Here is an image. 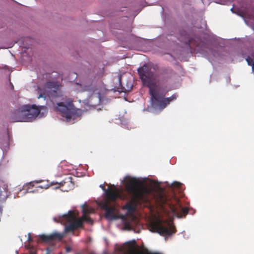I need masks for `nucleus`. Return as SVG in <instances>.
<instances>
[{
  "mask_svg": "<svg viewBox=\"0 0 254 254\" xmlns=\"http://www.w3.org/2000/svg\"><path fill=\"white\" fill-rule=\"evenodd\" d=\"M49 185H45V186H39L38 187V188H41V189H43V188H44V189H48V188H49Z\"/></svg>",
  "mask_w": 254,
  "mask_h": 254,
  "instance_id": "18",
  "label": "nucleus"
},
{
  "mask_svg": "<svg viewBox=\"0 0 254 254\" xmlns=\"http://www.w3.org/2000/svg\"><path fill=\"white\" fill-rule=\"evenodd\" d=\"M47 113L48 109L45 106L23 105L11 112L9 118L12 122H31L37 117H45Z\"/></svg>",
  "mask_w": 254,
  "mask_h": 254,
  "instance_id": "5",
  "label": "nucleus"
},
{
  "mask_svg": "<svg viewBox=\"0 0 254 254\" xmlns=\"http://www.w3.org/2000/svg\"><path fill=\"white\" fill-rule=\"evenodd\" d=\"M61 190H62V191H67V190H66V189H62Z\"/></svg>",
  "mask_w": 254,
  "mask_h": 254,
  "instance_id": "24",
  "label": "nucleus"
},
{
  "mask_svg": "<svg viewBox=\"0 0 254 254\" xmlns=\"http://www.w3.org/2000/svg\"><path fill=\"white\" fill-rule=\"evenodd\" d=\"M231 54V56H233V57L231 58L232 61L235 60L241 61V60L239 59V58H244L246 56V53L242 49L233 51Z\"/></svg>",
  "mask_w": 254,
  "mask_h": 254,
  "instance_id": "13",
  "label": "nucleus"
},
{
  "mask_svg": "<svg viewBox=\"0 0 254 254\" xmlns=\"http://www.w3.org/2000/svg\"><path fill=\"white\" fill-rule=\"evenodd\" d=\"M32 183H33L32 182L30 183H29V186H31V185H32Z\"/></svg>",
  "mask_w": 254,
  "mask_h": 254,
  "instance_id": "27",
  "label": "nucleus"
},
{
  "mask_svg": "<svg viewBox=\"0 0 254 254\" xmlns=\"http://www.w3.org/2000/svg\"><path fill=\"white\" fill-rule=\"evenodd\" d=\"M131 87L132 86H131L130 87L128 88V89L127 90H128L130 89L131 88Z\"/></svg>",
  "mask_w": 254,
  "mask_h": 254,
  "instance_id": "28",
  "label": "nucleus"
},
{
  "mask_svg": "<svg viewBox=\"0 0 254 254\" xmlns=\"http://www.w3.org/2000/svg\"><path fill=\"white\" fill-rule=\"evenodd\" d=\"M37 183H41L42 182V180H39L36 181Z\"/></svg>",
  "mask_w": 254,
  "mask_h": 254,
  "instance_id": "25",
  "label": "nucleus"
},
{
  "mask_svg": "<svg viewBox=\"0 0 254 254\" xmlns=\"http://www.w3.org/2000/svg\"><path fill=\"white\" fill-rule=\"evenodd\" d=\"M84 90L89 91H94L95 87L92 85H85L84 87Z\"/></svg>",
  "mask_w": 254,
  "mask_h": 254,
  "instance_id": "16",
  "label": "nucleus"
},
{
  "mask_svg": "<svg viewBox=\"0 0 254 254\" xmlns=\"http://www.w3.org/2000/svg\"><path fill=\"white\" fill-rule=\"evenodd\" d=\"M126 191L135 203H149L154 204L165 213L182 218L188 213V208L183 206L176 195L181 193L182 184L174 181L170 184L166 182L168 192L161 186V182L148 178H136L127 175L122 181Z\"/></svg>",
  "mask_w": 254,
  "mask_h": 254,
  "instance_id": "1",
  "label": "nucleus"
},
{
  "mask_svg": "<svg viewBox=\"0 0 254 254\" xmlns=\"http://www.w3.org/2000/svg\"><path fill=\"white\" fill-rule=\"evenodd\" d=\"M118 80H119V85L121 86V88L118 89V91L121 92H124V90H126V89H125L124 88V87H123L122 85L121 84V75L119 76Z\"/></svg>",
  "mask_w": 254,
  "mask_h": 254,
  "instance_id": "17",
  "label": "nucleus"
},
{
  "mask_svg": "<svg viewBox=\"0 0 254 254\" xmlns=\"http://www.w3.org/2000/svg\"><path fill=\"white\" fill-rule=\"evenodd\" d=\"M16 198V196H15V195H14V198Z\"/></svg>",
  "mask_w": 254,
  "mask_h": 254,
  "instance_id": "31",
  "label": "nucleus"
},
{
  "mask_svg": "<svg viewBox=\"0 0 254 254\" xmlns=\"http://www.w3.org/2000/svg\"><path fill=\"white\" fill-rule=\"evenodd\" d=\"M64 237V234L55 231L49 234H41L36 236L35 241L38 242L50 243L56 240H61Z\"/></svg>",
  "mask_w": 254,
  "mask_h": 254,
  "instance_id": "11",
  "label": "nucleus"
},
{
  "mask_svg": "<svg viewBox=\"0 0 254 254\" xmlns=\"http://www.w3.org/2000/svg\"><path fill=\"white\" fill-rule=\"evenodd\" d=\"M157 65L153 64H144L139 67L137 72L144 86L149 88V92L151 95V106L144 110L156 113L157 110L161 112L171 102L175 100L178 97L175 93L171 96L165 98L166 92L161 89L158 85V79L155 72Z\"/></svg>",
  "mask_w": 254,
  "mask_h": 254,
  "instance_id": "3",
  "label": "nucleus"
},
{
  "mask_svg": "<svg viewBox=\"0 0 254 254\" xmlns=\"http://www.w3.org/2000/svg\"><path fill=\"white\" fill-rule=\"evenodd\" d=\"M3 189L7 193L8 190V186L7 185H4Z\"/></svg>",
  "mask_w": 254,
  "mask_h": 254,
  "instance_id": "20",
  "label": "nucleus"
},
{
  "mask_svg": "<svg viewBox=\"0 0 254 254\" xmlns=\"http://www.w3.org/2000/svg\"><path fill=\"white\" fill-rule=\"evenodd\" d=\"M231 11H232V12H233V7H232V8H231Z\"/></svg>",
  "mask_w": 254,
  "mask_h": 254,
  "instance_id": "26",
  "label": "nucleus"
},
{
  "mask_svg": "<svg viewBox=\"0 0 254 254\" xmlns=\"http://www.w3.org/2000/svg\"><path fill=\"white\" fill-rule=\"evenodd\" d=\"M121 124L123 126V127L129 129L131 128V127L130 125H129L128 123V121L127 120L125 119H120Z\"/></svg>",
  "mask_w": 254,
  "mask_h": 254,
  "instance_id": "15",
  "label": "nucleus"
},
{
  "mask_svg": "<svg viewBox=\"0 0 254 254\" xmlns=\"http://www.w3.org/2000/svg\"><path fill=\"white\" fill-rule=\"evenodd\" d=\"M61 87V84L58 82L48 81L44 85V89L39 90L38 98L47 100L48 98L60 97L62 95Z\"/></svg>",
  "mask_w": 254,
  "mask_h": 254,
  "instance_id": "10",
  "label": "nucleus"
},
{
  "mask_svg": "<svg viewBox=\"0 0 254 254\" xmlns=\"http://www.w3.org/2000/svg\"><path fill=\"white\" fill-rule=\"evenodd\" d=\"M151 229L152 232L157 233L165 237L175 233L173 222L171 220L157 218L152 224Z\"/></svg>",
  "mask_w": 254,
  "mask_h": 254,
  "instance_id": "9",
  "label": "nucleus"
},
{
  "mask_svg": "<svg viewBox=\"0 0 254 254\" xmlns=\"http://www.w3.org/2000/svg\"><path fill=\"white\" fill-rule=\"evenodd\" d=\"M227 82H230V78L229 77H228L227 79Z\"/></svg>",
  "mask_w": 254,
  "mask_h": 254,
  "instance_id": "23",
  "label": "nucleus"
},
{
  "mask_svg": "<svg viewBox=\"0 0 254 254\" xmlns=\"http://www.w3.org/2000/svg\"><path fill=\"white\" fill-rule=\"evenodd\" d=\"M177 39L181 42L179 49L180 55L190 56L191 49L195 48L197 53L201 54L213 64V63L226 56L227 52L210 39L202 41L197 36H190L185 30H180Z\"/></svg>",
  "mask_w": 254,
  "mask_h": 254,
  "instance_id": "2",
  "label": "nucleus"
},
{
  "mask_svg": "<svg viewBox=\"0 0 254 254\" xmlns=\"http://www.w3.org/2000/svg\"><path fill=\"white\" fill-rule=\"evenodd\" d=\"M117 210L119 214V217L116 220L120 218L123 225L124 229L128 231H133L135 233H138L142 229V225L139 222L137 219L133 215L134 211V207L132 204L127 203L124 206V208L127 210V213L131 214V216L128 217L127 215H121L119 210L116 207L114 202L111 203Z\"/></svg>",
  "mask_w": 254,
  "mask_h": 254,
  "instance_id": "8",
  "label": "nucleus"
},
{
  "mask_svg": "<svg viewBox=\"0 0 254 254\" xmlns=\"http://www.w3.org/2000/svg\"><path fill=\"white\" fill-rule=\"evenodd\" d=\"M81 207L82 212V218H77V214L73 210H69L67 213L55 216L53 220L54 222L60 223L64 226V233L73 232L77 228L82 227L83 221L92 223V220L87 216V215L93 213L94 209L87 207L86 203L82 204Z\"/></svg>",
  "mask_w": 254,
  "mask_h": 254,
  "instance_id": "4",
  "label": "nucleus"
},
{
  "mask_svg": "<svg viewBox=\"0 0 254 254\" xmlns=\"http://www.w3.org/2000/svg\"><path fill=\"white\" fill-rule=\"evenodd\" d=\"M55 110L60 112L63 120L69 124H73L80 120L83 112L81 110L74 107L71 100L58 103Z\"/></svg>",
  "mask_w": 254,
  "mask_h": 254,
  "instance_id": "7",
  "label": "nucleus"
},
{
  "mask_svg": "<svg viewBox=\"0 0 254 254\" xmlns=\"http://www.w3.org/2000/svg\"><path fill=\"white\" fill-rule=\"evenodd\" d=\"M98 98L100 99V95H98Z\"/></svg>",
  "mask_w": 254,
  "mask_h": 254,
  "instance_id": "30",
  "label": "nucleus"
},
{
  "mask_svg": "<svg viewBox=\"0 0 254 254\" xmlns=\"http://www.w3.org/2000/svg\"><path fill=\"white\" fill-rule=\"evenodd\" d=\"M58 184V186L56 187V189H59L61 187L63 186L64 184H67L69 186V189L72 188L73 186V184L72 182V178L71 176L66 177L63 181H61L60 183L58 182H52L51 185H53L54 184Z\"/></svg>",
  "mask_w": 254,
  "mask_h": 254,
  "instance_id": "12",
  "label": "nucleus"
},
{
  "mask_svg": "<svg viewBox=\"0 0 254 254\" xmlns=\"http://www.w3.org/2000/svg\"><path fill=\"white\" fill-rule=\"evenodd\" d=\"M100 187L104 191V194L106 195L103 199L98 202V206L102 210H105V217L109 221L115 220L119 217V214L117 210L111 205L115 202L117 198L125 199L127 196L124 194L122 189L116 188L110 190L106 189L103 184L100 185Z\"/></svg>",
  "mask_w": 254,
  "mask_h": 254,
  "instance_id": "6",
  "label": "nucleus"
},
{
  "mask_svg": "<svg viewBox=\"0 0 254 254\" xmlns=\"http://www.w3.org/2000/svg\"><path fill=\"white\" fill-rule=\"evenodd\" d=\"M9 136L7 134L6 135L5 139L2 142H0V147L1 149L2 150L3 155L6 153L9 148Z\"/></svg>",
  "mask_w": 254,
  "mask_h": 254,
  "instance_id": "14",
  "label": "nucleus"
},
{
  "mask_svg": "<svg viewBox=\"0 0 254 254\" xmlns=\"http://www.w3.org/2000/svg\"><path fill=\"white\" fill-rule=\"evenodd\" d=\"M37 192V190H33L29 191H27L25 192V193H27V192L34 193V192Z\"/></svg>",
  "mask_w": 254,
  "mask_h": 254,
  "instance_id": "22",
  "label": "nucleus"
},
{
  "mask_svg": "<svg viewBox=\"0 0 254 254\" xmlns=\"http://www.w3.org/2000/svg\"><path fill=\"white\" fill-rule=\"evenodd\" d=\"M72 248L70 247H66V252L69 253L71 252Z\"/></svg>",
  "mask_w": 254,
  "mask_h": 254,
  "instance_id": "19",
  "label": "nucleus"
},
{
  "mask_svg": "<svg viewBox=\"0 0 254 254\" xmlns=\"http://www.w3.org/2000/svg\"><path fill=\"white\" fill-rule=\"evenodd\" d=\"M178 58H181V56H178Z\"/></svg>",
  "mask_w": 254,
  "mask_h": 254,
  "instance_id": "29",
  "label": "nucleus"
},
{
  "mask_svg": "<svg viewBox=\"0 0 254 254\" xmlns=\"http://www.w3.org/2000/svg\"><path fill=\"white\" fill-rule=\"evenodd\" d=\"M33 240V238L31 235V234L30 233H29L28 234V241H32Z\"/></svg>",
  "mask_w": 254,
  "mask_h": 254,
  "instance_id": "21",
  "label": "nucleus"
}]
</instances>
